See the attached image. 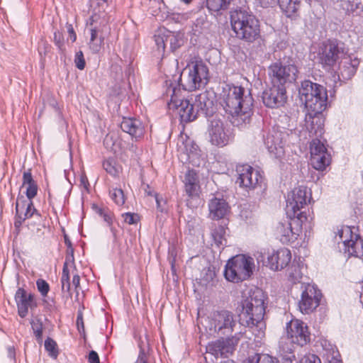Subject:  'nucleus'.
Listing matches in <instances>:
<instances>
[{
    "mask_svg": "<svg viewBox=\"0 0 363 363\" xmlns=\"http://www.w3.org/2000/svg\"><path fill=\"white\" fill-rule=\"evenodd\" d=\"M178 84L172 80H166L165 96L169 97L167 106L169 110L176 111L182 122H191L197 118L199 111L208 115L213 111L214 101L208 96V93L204 91L195 96L194 104L189 100L182 97V91L177 88Z\"/></svg>",
    "mask_w": 363,
    "mask_h": 363,
    "instance_id": "1",
    "label": "nucleus"
},
{
    "mask_svg": "<svg viewBox=\"0 0 363 363\" xmlns=\"http://www.w3.org/2000/svg\"><path fill=\"white\" fill-rule=\"evenodd\" d=\"M254 99L251 92L240 86L226 85L222 93L221 105L230 114L233 123L242 126L250 123L253 113Z\"/></svg>",
    "mask_w": 363,
    "mask_h": 363,
    "instance_id": "2",
    "label": "nucleus"
},
{
    "mask_svg": "<svg viewBox=\"0 0 363 363\" xmlns=\"http://www.w3.org/2000/svg\"><path fill=\"white\" fill-rule=\"evenodd\" d=\"M266 296L262 290L256 288L249 291V295L242 303V315L245 325L248 328H259V334L264 333L265 324L263 321L265 315Z\"/></svg>",
    "mask_w": 363,
    "mask_h": 363,
    "instance_id": "3",
    "label": "nucleus"
},
{
    "mask_svg": "<svg viewBox=\"0 0 363 363\" xmlns=\"http://www.w3.org/2000/svg\"><path fill=\"white\" fill-rule=\"evenodd\" d=\"M231 25L236 36L246 42L262 40L259 20L252 13L239 10L232 13Z\"/></svg>",
    "mask_w": 363,
    "mask_h": 363,
    "instance_id": "4",
    "label": "nucleus"
},
{
    "mask_svg": "<svg viewBox=\"0 0 363 363\" xmlns=\"http://www.w3.org/2000/svg\"><path fill=\"white\" fill-rule=\"evenodd\" d=\"M298 94L301 101L304 103L308 111L316 114L321 113L325 110L328 94L323 86L310 80H304L301 82Z\"/></svg>",
    "mask_w": 363,
    "mask_h": 363,
    "instance_id": "5",
    "label": "nucleus"
},
{
    "mask_svg": "<svg viewBox=\"0 0 363 363\" xmlns=\"http://www.w3.org/2000/svg\"><path fill=\"white\" fill-rule=\"evenodd\" d=\"M254 259L245 255H238L230 259L225 264V278L231 282L238 283L248 279L253 274Z\"/></svg>",
    "mask_w": 363,
    "mask_h": 363,
    "instance_id": "6",
    "label": "nucleus"
},
{
    "mask_svg": "<svg viewBox=\"0 0 363 363\" xmlns=\"http://www.w3.org/2000/svg\"><path fill=\"white\" fill-rule=\"evenodd\" d=\"M186 70H188V74L184 82L182 79L184 72L179 77L178 83L174 81L178 84L177 88L182 85L184 90L191 91L203 87L208 82V69L202 61L191 62L184 69Z\"/></svg>",
    "mask_w": 363,
    "mask_h": 363,
    "instance_id": "7",
    "label": "nucleus"
},
{
    "mask_svg": "<svg viewBox=\"0 0 363 363\" xmlns=\"http://www.w3.org/2000/svg\"><path fill=\"white\" fill-rule=\"evenodd\" d=\"M298 67L291 59L275 62L268 68L272 84L279 86L294 82L298 77Z\"/></svg>",
    "mask_w": 363,
    "mask_h": 363,
    "instance_id": "8",
    "label": "nucleus"
},
{
    "mask_svg": "<svg viewBox=\"0 0 363 363\" xmlns=\"http://www.w3.org/2000/svg\"><path fill=\"white\" fill-rule=\"evenodd\" d=\"M237 325L235 315L231 311L221 310L211 313L206 327L218 335H228L234 331Z\"/></svg>",
    "mask_w": 363,
    "mask_h": 363,
    "instance_id": "9",
    "label": "nucleus"
},
{
    "mask_svg": "<svg viewBox=\"0 0 363 363\" xmlns=\"http://www.w3.org/2000/svg\"><path fill=\"white\" fill-rule=\"evenodd\" d=\"M354 230V227L342 226L338 230L335 239L342 242V250L348 257H361L363 256V239Z\"/></svg>",
    "mask_w": 363,
    "mask_h": 363,
    "instance_id": "10",
    "label": "nucleus"
},
{
    "mask_svg": "<svg viewBox=\"0 0 363 363\" xmlns=\"http://www.w3.org/2000/svg\"><path fill=\"white\" fill-rule=\"evenodd\" d=\"M345 55L342 44L335 40H328L323 42L319 47L317 60L325 69L330 70Z\"/></svg>",
    "mask_w": 363,
    "mask_h": 363,
    "instance_id": "11",
    "label": "nucleus"
},
{
    "mask_svg": "<svg viewBox=\"0 0 363 363\" xmlns=\"http://www.w3.org/2000/svg\"><path fill=\"white\" fill-rule=\"evenodd\" d=\"M310 199L311 194L308 195L306 186H301L294 189L287 195L286 211L288 216L296 217L298 219H306L304 212L301 210L306 207Z\"/></svg>",
    "mask_w": 363,
    "mask_h": 363,
    "instance_id": "12",
    "label": "nucleus"
},
{
    "mask_svg": "<svg viewBox=\"0 0 363 363\" xmlns=\"http://www.w3.org/2000/svg\"><path fill=\"white\" fill-rule=\"evenodd\" d=\"M207 130L209 140L213 145L223 147L231 139V132L228 125L217 115L209 118Z\"/></svg>",
    "mask_w": 363,
    "mask_h": 363,
    "instance_id": "13",
    "label": "nucleus"
},
{
    "mask_svg": "<svg viewBox=\"0 0 363 363\" xmlns=\"http://www.w3.org/2000/svg\"><path fill=\"white\" fill-rule=\"evenodd\" d=\"M242 335V332H239L227 338L221 337L213 341L206 347L207 352L216 357H228L235 351Z\"/></svg>",
    "mask_w": 363,
    "mask_h": 363,
    "instance_id": "14",
    "label": "nucleus"
},
{
    "mask_svg": "<svg viewBox=\"0 0 363 363\" xmlns=\"http://www.w3.org/2000/svg\"><path fill=\"white\" fill-rule=\"evenodd\" d=\"M291 255L289 250L281 248L277 251L268 253L267 257L260 253L257 257V262H262L263 265L268 267L273 271H278L286 267L290 262Z\"/></svg>",
    "mask_w": 363,
    "mask_h": 363,
    "instance_id": "15",
    "label": "nucleus"
},
{
    "mask_svg": "<svg viewBox=\"0 0 363 363\" xmlns=\"http://www.w3.org/2000/svg\"><path fill=\"white\" fill-rule=\"evenodd\" d=\"M322 294L313 284H308L304 286L298 302L300 311L303 314H309L320 305Z\"/></svg>",
    "mask_w": 363,
    "mask_h": 363,
    "instance_id": "16",
    "label": "nucleus"
},
{
    "mask_svg": "<svg viewBox=\"0 0 363 363\" xmlns=\"http://www.w3.org/2000/svg\"><path fill=\"white\" fill-rule=\"evenodd\" d=\"M286 333L292 343L301 347L306 345L311 340L307 324L298 319H293L287 323Z\"/></svg>",
    "mask_w": 363,
    "mask_h": 363,
    "instance_id": "17",
    "label": "nucleus"
},
{
    "mask_svg": "<svg viewBox=\"0 0 363 363\" xmlns=\"http://www.w3.org/2000/svg\"><path fill=\"white\" fill-rule=\"evenodd\" d=\"M299 220L302 221V219H298L296 217L293 218L290 217V218L283 219L278 223L276 230L280 236V240L282 243L294 242L298 239L301 232Z\"/></svg>",
    "mask_w": 363,
    "mask_h": 363,
    "instance_id": "18",
    "label": "nucleus"
},
{
    "mask_svg": "<svg viewBox=\"0 0 363 363\" xmlns=\"http://www.w3.org/2000/svg\"><path fill=\"white\" fill-rule=\"evenodd\" d=\"M237 172L238 178L236 182L247 190L254 189L262 181L259 172L248 164L238 167Z\"/></svg>",
    "mask_w": 363,
    "mask_h": 363,
    "instance_id": "19",
    "label": "nucleus"
},
{
    "mask_svg": "<svg viewBox=\"0 0 363 363\" xmlns=\"http://www.w3.org/2000/svg\"><path fill=\"white\" fill-rule=\"evenodd\" d=\"M287 99L285 86L272 84L262 94L263 103L269 108H278L283 106Z\"/></svg>",
    "mask_w": 363,
    "mask_h": 363,
    "instance_id": "20",
    "label": "nucleus"
},
{
    "mask_svg": "<svg viewBox=\"0 0 363 363\" xmlns=\"http://www.w3.org/2000/svg\"><path fill=\"white\" fill-rule=\"evenodd\" d=\"M15 301L17 305L18 314L21 318H25L28 315L29 308L33 309L37 306L34 295L27 293L23 288H19L16 291Z\"/></svg>",
    "mask_w": 363,
    "mask_h": 363,
    "instance_id": "21",
    "label": "nucleus"
},
{
    "mask_svg": "<svg viewBox=\"0 0 363 363\" xmlns=\"http://www.w3.org/2000/svg\"><path fill=\"white\" fill-rule=\"evenodd\" d=\"M281 135V133L274 130L268 133L264 138V145L269 152L277 158L281 157L284 154V142Z\"/></svg>",
    "mask_w": 363,
    "mask_h": 363,
    "instance_id": "22",
    "label": "nucleus"
},
{
    "mask_svg": "<svg viewBox=\"0 0 363 363\" xmlns=\"http://www.w3.org/2000/svg\"><path fill=\"white\" fill-rule=\"evenodd\" d=\"M121 128L135 140L141 138L145 133L143 122L135 118H124L121 123Z\"/></svg>",
    "mask_w": 363,
    "mask_h": 363,
    "instance_id": "23",
    "label": "nucleus"
},
{
    "mask_svg": "<svg viewBox=\"0 0 363 363\" xmlns=\"http://www.w3.org/2000/svg\"><path fill=\"white\" fill-rule=\"evenodd\" d=\"M186 194L191 198L198 197L200 194V185L197 174L194 170H188L183 180Z\"/></svg>",
    "mask_w": 363,
    "mask_h": 363,
    "instance_id": "24",
    "label": "nucleus"
},
{
    "mask_svg": "<svg viewBox=\"0 0 363 363\" xmlns=\"http://www.w3.org/2000/svg\"><path fill=\"white\" fill-rule=\"evenodd\" d=\"M228 205L223 199L214 197L208 203L209 217L213 220L223 218L228 211Z\"/></svg>",
    "mask_w": 363,
    "mask_h": 363,
    "instance_id": "25",
    "label": "nucleus"
},
{
    "mask_svg": "<svg viewBox=\"0 0 363 363\" xmlns=\"http://www.w3.org/2000/svg\"><path fill=\"white\" fill-rule=\"evenodd\" d=\"M320 114L309 111L306 116V125L310 136H320L323 133V121Z\"/></svg>",
    "mask_w": 363,
    "mask_h": 363,
    "instance_id": "26",
    "label": "nucleus"
},
{
    "mask_svg": "<svg viewBox=\"0 0 363 363\" xmlns=\"http://www.w3.org/2000/svg\"><path fill=\"white\" fill-rule=\"evenodd\" d=\"M277 4L287 18H294L298 15L301 7L300 0H278Z\"/></svg>",
    "mask_w": 363,
    "mask_h": 363,
    "instance_id": "27",
    "label": "nucleus"
},
{
    "mask_svg": "<svg viewBox=\"0 0 363 363\" xmlns=\"http://www.w3.org/2000/svg\"><path fill=\"white\" fill-rule=\"evenodd\" d=\"M339 65L338 77L342 81L350 79L356 72L357 62L353 63L349 57H344Z\"/></svg>",
    "mask_w": 363,
    "mask_h": 363,
    "instance_id": "28",
    "label": "nucleus"
},
{
    "mask_svg": "<svg viewBox=\"0 0 363 363\" xmlns=\"http://www.w3.org/2000/svg\"><path fill=\"white\" fill-rule=\"evenodd\" d=\"M186 140H184V136H181L178 140L177 145L179 148L183 152L186 153L188 156V160L191 162V159L198 155V145L190 138H189L186 135Z\"/></svg>",
    "mask_w": 363,
    "mask_h": 363,
    "instance_id": "29",
    "label": "nucleus"
},
{
    "mask_svg": "<svg viewBox=\"0 0 363 363\" xmlns=\"http://www.w3.org/2000/svg\"><path fill=\"white\" fill-rule=\"evenodd\" d=\"M330 162L331 157L329 152L317 155L313 154V157H311V164L317 170H324L330 164Z\"/></svg>",
    "mask_w": 363,
    "mask_h": 363,
    "instance_id": "30",
    "label": "nucleus"
},
{
    "mask_svg": "<svg viewBox=\"0 0 363 363\" xmlns=\"http://www.w3.org/2000/svg\"><path fill=\"white\" fill-rule=\"evenodd\" d=\"M225 228L223 225H214L211 230V237L218 247L226 245Z\"/></svg>",
    "mask_w": 363,
    "mask_h": 363,
    "instance_id": "31",
    "label": "nucleus"
},
{
    "mask_svg": "<svg viewBox=\"0 0 363 363\" xmlns=\"http://www.w3.org/2000/svg\"><path fill=\"white\" fill-rule=\"evenodd\" d=\"M138 347L140 352L135 363H147L150 345L146 336L145 337V340L140 338Z\"/></svg>",
    "mask_w": 363,
    "mask_h": 363,
    "instance_id": "32",
    "label": "nucleus"
},
{
    "mask_svg": "<svg viewBox=\"0 0 363 363\" xmlns=\"http://www.w3.org/2000/svg\"><path fill=\"white\" fill-rule=\"evenodd\" d=\"M167 33V41L169 43L170 49L172 52H174L184 45V40L182 34L174 33L169 30H168Z\"/></svg>",
    "mask_w": 363,
    "mask_h": 363,
    "instance_id": "33",
    "label": "nucleus"
},
{
    "mask_svg": "<svg viewBox=\"0 0 363 363\" xmlns=\"http://www.w3.org/2000/svg\"><path fill=\"white\" fill-rule=\"evenodd\" d=\"M303 273L299 264L293 262L287 269V277L290 281L295 284L299 282L302 278Z\"/></svg>",
    "mask_w": 363,
    "mask_h": 363,
    "instance_id": "34",
    "label": "nucleus"
},
{
    "mask_svg": "<svg viewBox=\"0 0 363 363\" xmlns=\"http://www.w3.org/2000/svg\"><path fill=\"white\" fill-rule=\"evenodd\" d=\"M245 363H279V360L269 354H255L249 357Z\"/></svg>",
    "mask_w": 363,
    "mask_h": 363,
    "instance_id": "35",
    "label": "nucleus"
},
{
    "mask_svg": "<svg viewBox=\"0 0 363 363\" xmlns=\"http://www.w3.org/2000/svg\"><path fill=\"white\" fill-rule=\"evenodd\" d=\"M230 0H207V8L214 12L226 10L230 4Z\"/></svg>",
    "mask_w": 363,
    "mask_h": 363,
    "instance_id": "36",
    "label": "nucleus"
},
{
    "mask_svg": "<svg viewBox=\"0 0 363 363\" xmlns=\"http://www.w3.org/2000/svg\"><path fill=\"white\" fill-rule=\"evenodd\" d=\"M311 157H313V154L323 155L324 152H328L325 145L320 140L315 138L313 139L310 145Z\"/></svg>",
    "mask_w": 363,
    "mask_h": 363,
    "instance_id": "37",
    "label": "nucleus"
},
{
    "mask_svg": "<svg viewBox=\"0 0 363 363\" xmlns=\"http://www.w3.org/2000/svg\"><path fill=\"white\" fill-rule=\"evenodd\" d=\"M93 208L95 210L96 213L103 218L104 220L110 226L112 225L113 222V213L112 212L107 208L99 207L96 205L93 206Z\"/></svg>",
    "mask_w": 363,
    "mask_h": 363,
    "instance_id": "38",
    "label": "nucleus"
},
{
    "mask_svg": "<svg viewBox=\"0 0 363 363\" xmlns=\"http://www.w3.org/2000/svg\"><path fill=\"white\" fill-rule=\"evenodd\" d=\"M167 31L168 30H160L158 33L155 34L154 36L155 44L159 52L164 51L166 43L168 42L167 41Z\"/></svg>",
    "mask_w": 363,
    "mask_h": 363,
    "instance_id": "39",
    "label": "nucleus"
},
{
    "mask_svg": "<svg viewBox=\"0 0 363 363\" xmlns=\"http://www.w3.org/2000/svg\"><path fill=\"white\" fill-rule=\"evenodd\" d=\"M21 205V211L23 212V216H25L26 219L31 218L33 215L37 212L35 208L33 201H23L20 203Z\"/></svg>",
    "mask_w": 363,
    "mask_h": 363,
    "instance_id": "40",
    "label": "nucleus"
},
{
    "mask_svg": "<svg viewBox=\"0 0 363 363\" xmlns=\"http://www.w3.org/2000/svg\"><path fill=\"white\" fill-rule=\"evenodd\" d=\"M109 194L112 200L118 206L125 203V198L124 192L121 189L113 188L110 189Z\"/></svg>",
    "mask_w": 363,
    "mask_h": 363,
    "instance_id": "41",
    "label": "nucleus"
},
{
    "mask_svg": "<svg viewBox=\"0 0 363 363\" xmlns=\"http://www.w3.org/2000/svg\"><path fill=\"white\" fill-rule=\"evenodd\" d=\"M67 263L65 262L63 265L62 277H61V284H62V290L63 291L69 292L70 290V282H69V272L67 267Z\"/></svg>",
    "mask_w": 363,
    "mask_h": 363,
    "instance_id": "42",
    "label": "nucleus"
},
{
    "mask_svg": "<svg viewBox=\"0 0 363 363\" xmlns=\"http://www.w3.org/2000/svg\"><path fill=\"white\" fill-rule=\"evenodd\" d=\"M32 330L34 335L38 342H41L43 340V326L42 322L38 320H32L30 321Z\"/></svg>",
    "mask_w": 363,
    "mask_h": 363,
    "instance_id": "43",
    "label": "nucleus"
},
{
    "mask_svg": "<svg viewBox=\"0 0 363 363\" xmlns=\"http://www.w3.org/2000/svg\"><path fill=\"white\" fill-rule=\"evenodd\" d=\"M103 167L109 174L116 177L118 174V168L116 166V162L113 159H108L104 161Z\"/></svg>",
    "mask_w": 363,
    "mask_h": 363,
    "instance_id": "44",
    "label": "nucleus"
},
{
    "mask_svg": "<svg viewBox=\"0 0 363 363\" xmlns=\"http://www.w3.org/2000/svg\"><path fill=\"white\" fill-rule=\"evenodd\" d=\"M53 40L59 51L62 53L65 52L64 36L62 33L57 30L54 33Z\"/></svg>",
    "mask_w": 363,
    "mask_h": 363,
    "instance_id": "45",
    "label": "nucleus"
},
{
    "mask_svg": "<svg viewBox=\"0 0 363 363\" xmlns=\"http://www.w3.org/2000/svg\"><path fill=\"white\" fill-rule=\"evenodd\" d=\"M16 216L14 221V226L16 228H19L22 225L23 222L26 220L25 216H23V212L21 211V205L19 202V199H18L16 205Z\"/></svg>",
    "mask_w": 363,
    "mask_h": 363,
    "instance_id": "46",
    "label": "nucleus"
},
{
    "mask_svg": "<svg viewBox=\"0 0 363 363\" xmlns=\"http://www.w3.org/2000/svg\"><path fill=\"white\" fill-rule=\"evenodd\" d=\"M38 290L43 296H46L49 292V284L43 279H39L36 281Z\"/></svg>",
    "mask_w": 363,
    "mask_h": 363,
    "instance_id": "47",
    "label": "nucleus"
},
{
    "mask_svg": "<svg viewBox=\"0 0 363 363\" xmlns=\"http://www.w3.org/2000/svg\"><path fill=\"white\" fill-rule=\"evenodd\" d=\"M74 64L77 69L83 70L85 67L86 62L82 51L79 50L75 54Z\"/></svg>",
    "mask_w": 363,
    "mask_h": 363,
    "instance_id": "48",
    "label": "nucleus"
},
{
    "mask_svg": "<svg viewBox=\"0 0 363 363\" xmlns=\"http://www.w3.org/2000/svg\"><path fill=\"white\" fill-rule=\"evenodd\" d=\"M57 344L51 338L48 337L45 341V348L47 351L50 352L51 355L56 356L57 351L56 350Z\"/></svg>",
    "mask_w": 363,
    "mask_h": 363,
    "instance_id": "49",
    "label": "nucleus"
},
{
    "mask_svg": "<svg viewBox=\"0 0 363 363\" xmlns=\"http://www.w3.org/2000/svg\"><path fill=\"white\" fill-rule=\"evenodd\" d=\"M104 38L99 37V40L89 42V48L93 53H98L103 45Z\"/></svg>",
    "mask_w": 363,
    "mask_h": 363,
    "instance_id": "50",
    "label": "nucleus"
},
{
    "mask_svg": "<svg viewBox=\"0 0 363 363\" xmlns=\"http://www.w3.org/2000/svg\"><path fill=\"white\" fill-rule=\"evenodd\" d=\"M298 363H321L320 358L312 354H308L303 356L298 362Z\"/></svg>",
    "mask_w": 363,
    "mask_h": 363,
    "instance_id": "51",
    "label": "nucleus"
},
{
    "mask_svg": "<svg viewBox=\"0 0 363 363\" xmlns=\"http://www.w3.org/2000/svg\"><path fill=\"white\" fill-rule=\"evenodd\" d=\"M26 186V196L28 199L31 201L32 199H33L38 191V186L35 183Z\"/></svg>",
    "mask_w": 363,
    "mask_h": 363,
    "instance_id": "52",
    "label": "nucleus"
},
{
    "mask_svg": "<svg viewBox=\"0 0 363 363\" xmlns=\"http://www.w3.org/2000/svg\"><path fill=\"white\" fill-rule=\"evenodd\" d=\"M123 217L125 222L130 225L135 224L138 220V216L135 213H125L123 214Z\"/></svg>",
    "mask_w": 363,
    "mask_h": 363,
    "instance_id": "53",
    "label": "nucleus"
},
{
    "mask_svg": "<svg viewBox=\"0 0 363 363\" xmlns=\"http://www.w3.org/2000/svg\"><path fill=\"white\" fill-rule=\"evenodd\" d=\"M255 3L262 8H272L277 4L278 0H255Z\"/></svg>",
    "mask_w": 363,
    "mask_h": 363,
    "instance_id": "54",
    "label": "nucleus"
},
{
    "mask_svg": "<svg viewBox=\"0 0 363 363\" xmlns=\"http://www.w3.org/2000/svg\"><path fill=\"white\" fill-rule=\"evenodd\" d=\"M65 245H67V248L69 250H71V255L70 256H67L66 257V261L67 262H73L74 260V249L72 246V242L71 241L69 240V239L68 238L67 235H65Z\"/></svg>",
    "mask_w": 363,
    "mask_h": 363,
    "instance_id": "55",
    "label": "nucleus"
},
{
    "mask_svg": "<svg viewBox=\"0 0 363 363\" xmlns=\"http://www.w3.org/2000/svg\"><path fill=\"white\" fill-rule=\"evenodd\" d=\"M35 183L33 180L30 170L25 172L23 175V186H26Z\"/></svg>",
    "mask_w": 363,
    "mask_h": 363,
    "instance_id": "56",
    "label": "nucleus"
},
{
    "mask_svg": "<svg viewBox=\"0 0 363 363\" xmlns=\"http://www.w3.org/2000/svg\"><path fill=\"white\" fill-rule=\"evenodd\" d=\"M88 362L89 363H100L99 357L96 352L92 350L89 352Z\"/></svg>",
    "mask_w": 363,
    "mask_h": 363,
    "instance_id": "57",
    "label": "nucleus"
},
{
    "mask_svg": "<svg viewBox=\"0 0 363 363\" xmlns=\"http://www.w3.org/2000/svg\"><path fill=\"white\" fill-rule=\"evenodd\" d=\"M66 27L67 29L69 39L72 40V42H75L77 40V35L75 31L74 30L72 25L67 23Z\"/></svg>",
    "mask_w": 363,
    "mask_h": 363,
    "instance_id": "58",
    "label": "nucleus"
},
{
    "mask_svg": "<svg viewBox=\"0 0 363 363\" xmlns=\"http://www.w3.org/2000/svg\"><path fill=\"white\" fill-rule=\"evenodd\" d=\"M77 325L79 331H81V329L84 331V325L83 321V317L82 313H79L77 318Z\"/></svg>",
    "mask_w": 363,
    "mask_h": 363,
    "instance_id": "59",
    "label": "nucleus"
},
{
    "mask_svg": "<svg viewBox=\"0 0 363 363\" xmlns=\"http://www.w3.org/2000/svg\"><path fill=\"white\" fill-rule=\"evenodd\" d=\"M339 356L340 354L337 351L333 352L331 359H328V363H342L341 360L338 359Z\"/></svg>",
    "mask_w": 363,
    "mask_h": 363,
    "instance_id": "60",
    "label": "nucleus"
},
{
    "mask_svg": "<svg viewBox=\"0 0 363 363\" xmlns=\"http://www.w3.org/2000/svg\"><path fill=\"white\" fill-rule=\"evenodd\" d=\"M80 284V277L78 274H75L72 278V285L77 289Z\"/></svg>",
    "mask_w": 363,
    "mask_h": 363,
    "instance_id": "61",
    "label": "nucleus"
},
{
    "mask_svg": "<svg viewBox=\"0 0 363 363\" xmlns=\"http://www.w3.org/2000/svg\"><path fill=\"white\" fill-rule=\"evenodd\" d=\"M91 38L89 41H95L99 40V37L97 36V30L96 28H91Z\"/></svg>",
    "mask_w": 363,
    "mask_h": 363,
    "instance_id": "62",
    "label": "nucleus"
},
{
    "mask_svg": "<svg viewBox=\"0 0 363 363\" xmlns=\"http://www.w3.org/2000/svg\"><path fill=\"white\" fill-rule=\"evenodd\" d=\"M81 185H82L85 189L88 188L89 186V182L88 179L86 176H82L80 179Z\"/></svg>",
    "mask_w": 363,
    "mask_h": 363,
    "instance_id": "63",
    "label": "nucleus"
},
{
    "mask_svg": "<svg viewBox=\"0 0 363 363\" xmlns=\"http://www.w3.org/2000/svg\"><path fill=\"white\" fill-rule=\"evenodd\" d=\"M357 4L358 3L356 2V3H352V4H350L348 6H347L345 9L347 10V11H354V9H357Z\"/></svg>",
    "mask_w": 363,
    "mask_h": 363,
    "instance_id": "64",
    "label": "nucleus"
}]
</instances>
